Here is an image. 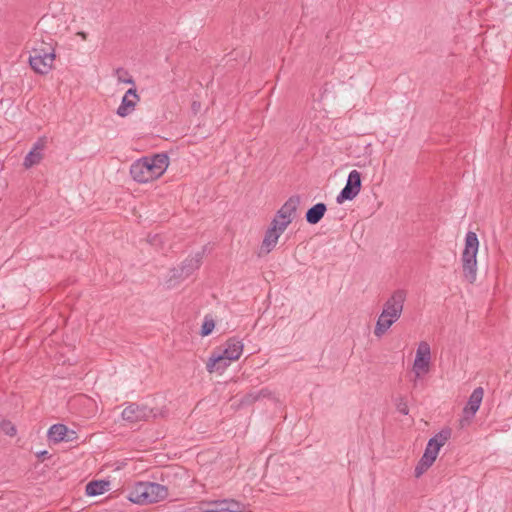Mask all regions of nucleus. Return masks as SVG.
<instances>
[{"mask_svg": "<svg viewBox=\"0 0 512 512\" xmlns=\"http://www.w3.org/2000/svg\"><path fill=\"white\" fill-rule=\"evenodd\" d=\"M169 166V157L164 153L142 157L132 163L130 174L138 183H149L160 178Z\"/></svg>", "mask_w": 512, "mask_h": 512, "instance_id": "f257e3e1", "label": "nucleus"}, {"mask_svg": "<svg viewBox=\"0 0 512 512\" xmlns=\"http://www.w3.org/2000/svg\"><path fill=\"white\" fill-rule=\"evenodd\" d=\"M168 496L166 486L153 482H138L128 493V500L134 504L147 505L164 500Z\"/></svg>", "mask_w": 512, "mask_h": 512, "instance_id": "f03ea898", "label": "nucleus"}, {"mask_svg": "<svg viewBox=\"0 0 512 512\" xmlns=\"http://www.w3.org/2000/svg\"><path fill=\"white\" fill-rule=\"evenodd\" d=\"M450 437L451 430L445 428L429 439L422 457L415 466L414 476L416 478H420L434 464L440 449L446 444Z\"/></svg>", "mask_w": 512, "mask_h": 512, "instance_id": "7ed1b4c3", "label": "nucleus"}, {"mask_svg": "<svg viewBox=\"0 0 512 512\" xmlns=\"http://www.w3.org/2000/svg\"><path fill=\"white\" fill-rule=\"evenodd\" d=\"M433 366L432 346L427 340H421L416 344L414 358L411 364V381L416 385L422 381Z\"/></svg>", "mask_w": 512, "mask_h": 512, "instance_id": "20e7f679", "label": "nucleus"}, {"mask_svg": "<svg viewBox=\"0 0 512 512\" xmlns=\"http://www.w3.org/2000/svg\"><path fill=\"white\" fill-rule=\"evenodd\" d=\"M479 241L476 233L468 232L465 237V247L462 252V270L464 278L473 283L477 278V253Z\"/></svg>", "mask_w": 512, "mask_h": 512, "instance_id": "39448f33", "label": "nucleus"}, {"mask_svg": "<svg viewBox=\"0 0 512 512\" xmlns=\"http://www.w3.org/2000/svg\"><path fill=\"white\" fill-rule=\"evenodd\" d=\"M55 59L56 51L54 46L41 43L39 46L32 48L29 65L35 73L46 75L53 70Z\"/></svg>", "mask_w": 512, "mask_h": 512, "instance_id": "423d86ee", "label": "nucleus"}, {"mask_svg": "<svg viewBox=\"0 0 512 512\" xmlns=\"http://www.w3.org/2000/svg\"><path fill=\"white\" fill-rule=\"evenodd\" d=\"M201 512H245L246 506L231 498L202 501L199 505Z\"/></svg>", "mask_w": 512, "mask_h": 512, "instance_id": "0eeeda50", "label": "nucleus"}, {"mask_svg": "<svg viewBox=\"0 0 512 512\" xmlns=\"http://www.w3.org/2000/svg\"><path fill=\"white\" fill-rule=\"evenodd\" d=\"M200 266V258L193 257L187 259L180 268H174L169 271L165 279V285L167 288L176 287L181 281L188 277Z\"/></svg>", "mask_w": 512, "mask_h": 512, "instance_id": "6e6552de", "label": "nucleus"}, {"mask_svg": "<svg viewBox=\"0 0 512 512\" xmlns=\"http://www.w3.org/2000/svg\"><path fill=\"white\" fill-rule=\"evenodd\" d=\"M299 202V198L297 197L289 198L277 211L271 224L286 230L296 216Z\"/></svg>", "mask_w": 512, "mask_h": 512, "instance_id": "1a4fd4ad", "label": "nucleus"}, {"mask_svg": "<svg viewBox=\"0 0 512 512\" xmlns=\"http://www.w3.org/2000/svg\"><path fill=\"white\" fill-rule=\"evenodd\" d=\"M361 190V174L357 170H352L347 178L345 187L338 194L336 201L339 204L347 200H353Z\"/></svg>", "mask_w": 512, "mask_h": 512, "instance_id": "9d476101", "label": "nucleus"}, {"mask_svg": "<svg viewBox=\"0 0 512 512\" xmlns=\"http://www.w3.org/2000/svg\"><path fill=\"white\" fill-rule=\"evenodd\" d=\"M407 298V291L404 289H396L394 290L390 296L387 298V300L383 304L382 311L392 314L394 316H397L398 318L401 317L404 303Z\"/></svg>", "mask_w": 512, "mask_h": 512, "instance_id": "9b49d317", "label": "nucleus"}, {"mask_svg": "<svg viewBox=\"0 0 512 512\" xmlns=\"http://www.w3.org/2000/svg\"><path fill=\"white\" fill-rule=\"evenodd\" d=\"M139 102L140 97L136 88L132 87L128 89L122 97L121 103L116 110V114L122 118L131 115L135 111Z\"/></svg>", "mask_w": 512, "mask_h": 512, "instance_id": "f8f14e48", "label": "nucleus"}, {"mask_svg": "<svg viewBox=\"0 0 512 512\" xmlns=\"http://www.w3.org/2000/svg\"><path fill=\"white\" fill-rule=\"evenodd\" d=\"M483 396H484L483 388L478 387L473 390V392L471 393V395L468 399L467 405L463 409V419L461 421L462 423L464 421L469 422L474 417V415L480 408V405L483 400Z\"/></svg>", "mask_w": 512, "mask_h": 512, "instance_id": "ddd939ff", "label": "nucleus"}, {"mask_svg": "<svg viewBox=\"0 0 512 512\" xmlns=\"http://www.w3.org/2000/svg\"><path fill=\"white\" fill-rule=\"evenodd\" d=\"M284 231L285 230L270 224L262 240L260 254L264 255L270 253L276 247L278 240Z\"/></svg>", "mask_w": 512, "mask_h": 512, "instance_id": "4468645a", "label": "nucleus"}, {"mask_svg": "<svg viewBox=\"0 0 512 512\" xmlns=\"http://www.w3.org/2000/svg\"><path fill=\"white\" fill-rule=\"evenodd\" d=\"M244 344L242 340L237 338L228 339L221 350L218 352L226 357L228 360L236 361L243 353Z\"/></svg>", "mask_w": 512, "mask_h": 512, "instance_id": "2eb2a0df", "label": "nucleus"}, {"mask_svg": "<svg viewBox=\"0 0 512 512\" xmlns=\"http://www.w3.org/2000/svg\"><path fill=\"white\" fill-rule=\"evenodd\" d=\"M152 413V410H149L146 407L130 404L122 411V417L128 422H137L151 417Z\"/></svg>", "mask_w": 512, "mask_h": 512, "instance_id": "dca6fc26", "label": "nucleus"}, {"mask_svg": "<svg viewBox=\"0 0 512 512\" xmlns=\"http://www.w3.org/2000/svg\"><path fill=\"white\" fill-rule=\"evenodd\" d=\"M398 320L397 316L381 311L375 324L374 335L378 338L382 337Z\"/></svg>", "mask_w": 512, "mask_h": 512, "instance_id": "f3484780", "label": "nucleus"}, {"mask_svg": "<svg viewBox=\"0 0 512 512\" xmlns=\"http://www.w3.org/2000/svg\"><path fill=\"white\" fill-rule=\"evenodd\" d=\"M45 147V140L39 139L32 147L30 152L26 155L23 165L25 168H31L41 162L43 159V151Z\"/></svg>", "mask_w": 512, "mask_h": 512, "instance_id": "a211bd4d", "label": "nucleus"}, {"mask_svg": "<svg viewBox=\"0 0 512 512\" xmlns=\"http://www.w3.org/2000/svg\"><path fill=\"white\" fill-rule=\"evenodd\" d=\"M232 362V360L226 359L225 356L217 351L210 356L206 368L210 373L223 372Z\"/></svg>", "mask_w": 512, "mask_h": 512, "instance_id": "6ab92c4d", "label": "nucleus"}, {"mask_svg": "<svg viewBox=\"0 0 512 512\" xmlns=\"http://www.w3.org/2000/svg\"><path fill=\"white\" fill-rule=\"evenodd\" d=\"M68 428L65 425L62 424H55L50 427L48 430V438L52 442H61V441H68L70 438L68 437Z\"/></svg>", "mask_w": 512, "mask_h": 512, "instance_id": "aec40b11", "label": "nucleus"}, {"mask_svg": "<svg viewBox=\"0 0 512 512\" xmlns=\"http://www.w3.org/2000/svg\"><path fill=\"white\" fill-rule=\"evenodd\" d=\"M327 208L324 203H317L306 213V221L309 224H317L324 216Z\"/></svg>", "mask_w": 512, "mask_h": 512, "instance_id": "412c9836", "label": "nucleus"}, {"mask_svg": "<svg viewBox=\"0 0 512 512\" xmlns=\"http://www.w3.org/2000/svg\"><path fill=\"white\" fill-rule=\"evenodd\" d=\"M110 483L104 480L91 481L86 485V494L98 496L109 490Z\"/></svg>", "mask_w": 512, "mask_h": 512, "instance_id": "4be33fe9", "label": "nucleus"}, {"mask_svg": "<svg viewBox=\"0 0 512 512\" xmlns=\"http://www.w3.org/2000/svg\"><path fill=\"white\" fill-rule=\"evenodd\" d=\"M273 393L268 388H263L257 392L250 393L247 396V402L252 403L262 398H271Z\"/></svg>", "mask_w": 512, "mask_h": 512, "instance_id": "5701e85b", "label": "nucleus"}, {"mask_svg": "<svg viewBox=\"0 0 512 512\" xmlns=\"http://www.w3.org/2000/svg\"><path fill=\"white\" fill-rule=\"evenodd\" d=\"M215 328V322L212 318L205 317L202 327H201V335L208 336L212 333Z\"/></svg>", "mask_w": 512, "mask_h": 512, "instance_id": "b1692460", "label": "nucleus"}, {"mask_svg": "<svg viewBox=\"0 0 512 512\" xmlns=\"http://www.w3.org/2000/svg\"><path fill=\"white\" fill-rule=\"evenodd\" d=\"M0 431L8 436H14L16 434L15 426L10 421L6 420L0 423Z\"/></svg>", "mask_w": 512, "mask_h": 512, "instance_id": "393cba45", "label": "nucleus"}, {"mask_svg": "<svg viewBox=\"0 0 512 512\" xmlns=\"http://www.w3.org/2000/svg\"><path fill=\"white\" fill-rule=\"evenodd\" d=\"M116 77H117L118 82H120V83L134 85L133 78L123 69H119L116 71Z\"/></svg>", "mask_w": 512, "mask_h": 512, "instance_id": "a878e982", "label": "nucleus"}, {"mask_svg": "<svg viewBox=\"0 0 512 512\" xmlns=\"http://www.w3.org/2000/svg\"><path fill=\"white\" fill-rule=\"evenodd\" d=\"M397 410L403 414V415H407L409 413V408H408V405L406 403H399L397 405Z\"/></svg>", "mask_w": 512, "mask_h": 512, "instance_id": "bb28decb", "label": "nucleus"}, {"mask_svg": "<svg viewBox=\"0 0 512 512\" xmlns=\"http://www.w3.org/2000/svg\"><path fill=\"white\" fill-rule=\"evenodd\" d=\"M78 35L83 39L86 40L87 34L85 32H79Z\"/></svg>", "mask_w": 512, "mask_h": 512, "instance_id": "cd10ccee", "label": "nucleus"}]
</instances>
